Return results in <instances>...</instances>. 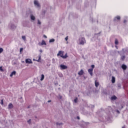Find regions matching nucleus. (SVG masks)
<instances>
[{"label":"nucleus","instance_id":"nucleus-1","mask_svg":"<svg viewBox=\"0 0 128 128\" xmlns=\"http://www.w3.org/2000/svg\"><path fill=\"white\" fill-rule=\"evenodd\" d=\"M64 52L62 50H60L57 54V56H60V58H68V53H66L64 56Z\"/></svg>","mask_w":128,"mask_h":128},{"label":"nucleus","instance_id":"nucleus-2","mask_svg":"<svg viewBox=\"0 0 128 128\" xmlns=\"http://www.w3.org/2000/svg\"><path fill=\"white\" fill-rule=\"evenodd\" d=\"M79 42H80V44H82V46H84V44H86V39L82 37L81 38H80Z\"/></svg>","mask_w":128,"mask_h":128},{"label":"nucleus","instance_id":"nucleus-3","mask_svg":"<svg viewBox=\"0 0 128 128\" xmlns=\"http://www.w3.org/2000/svg\"><path fill=\"white\" fill-rule=\"evenodd\" d=\"M60 70H66L68 68V66L66 65L61 64L60 65Z\"/></svg>","mask_w":128,"mask_h":128},{"label":"nucleus","instance_id":"nucleus-4","mask_svg":"<svg viewBox=\"0 0 128 128\" xmlns=\"http://www.w3.org/2000/svg\"><path fill=\"white\" fill-rule=\"evenodd\" d=\"M26 64H32V60L28 58L26 60Z\"/></svg>","mask_w":128,"mask_h":128},{"label":"nucleus","instance_id":"nucleus-5","mask_svg":"<svg viewBox=\"0 0 128 128\" xmlns=\"http://www.w3.org/2000/svg\"><path fill=\"white\" fill-rule=\"evenodd\" d=\"M39 46H46V43L44 40H42L41 43L38 44Z\"/></svg>","mask_w":128,"mask_h":128},{"label":"nucleus","instance_id":"nucleus-6","mask_svg":"<svg viewBox=\"0 0 128 128\" xmlns=\"http://www.w3.org/2000/svg\"><path fill=\"white\" fill-rule=\"evenodd\" d=\"M34 4H35V6H38V8H40V5L38 2V1H36V0H34Z\"/></svg>","mask_w":128,"mask_h":128},{"label":"nucleus","instance_id":"nucleus-7","mask_svg":"<svg viewBox=\"0 0 128 128\" xmlns=\"http://www.w3.org/2000/svg\"><path fill=\"white\" fill-rule=\"evenodd\" d=\"M93 70H92V68H90V69L88 70V74H90L91 76H92V72H93Z\"/></svg>","mask_w":128,"mask_h":128},{"label":"nucleus","instance_id":"nucleus-8","mask_svg":"<svg viewBox=\"0 0 128 128\" xmlns=\"http://www.w3.org/2000/svg\"><path fill=\"white\" fill-rule=\"evenodd\" d=\"M120 20V16H116L114 18V22H116V20Z\"/></svg>","mask_w":128,"mask_h":128},{"label":"nucleus","instance_id":"nucleus-9","mask_svg":"<svg viewBox=\"0 0 128 128\" xmlns=\"http://www.w3.org/2000/svg\"><path fill=\"white\" fill-rule=\"evenodd\" d=\"M12 108H14V105H12V104L10 103L8 105V108L10 110Z\"/></svg>","mask_w":128,"mask_h":128},{"label":"nucleus","instance_id":"nucleus-10","mask_svg":"<svg viewBox=\"0 0 128 128\" xmlns=\"http://www.w3.org/2000/svg\"><path fill=\"white\" fill-rule=\"evenodd\" d=\"M84 70H81L78 72V74L79 76H82V74H84Z\"/></svg>","mask_w":128,"mask_h":128},{"label":"nucleus","instance_id":"nucleus-11","mask_svg":"<svg viewBox=\"0 0 128 128\" xmlns=\"http://www.w3.org/2000/svg\"><path fill=\"white\" fill-rule=\"evenodd\" d=\"M112 84H114L116 82V78L114 76H112Z\"/></svg>","mask_w":128,"mask_h":128},{"label":"nucleus","instance_id":"nucleus-12","mask_svg":"<svg viewBox=\"0 0 128 128\" xmlns=\"http://www.w3.org/2000/svg\"><path fill=\"white\" fill-rule=\"evenodd\" d=\"M16 74V71L12 72L10 74V76H12Z\"/></svg>","mask_w":128,"mask_h":128},{"label":"nucleus","instance_id":"nucleus-13","mask_svg":"<svg viewBox=\"0 0 128 128\" xmlns=\"http://www.w3.org/2000/svg\"><path fill=\"white\" fill-rule=\"evenodd\" d=\"M98 86H100V84L98 83V82H96V80L95 86H96V88H98Z\"/></svg>","mask_w":128,"mask_h":128},{"label":"nucleus","instance_id":"nucleus-14","mask_svg":"<svg viewBox=\"0 0 128 128\" xmlns=\"http://www.w3.org/2000/svg\"><path fill=\"white\" fill-rule=\"evenodd\" d=\"M122 70H126V66L124 64L122 65Z\"/></svg>","mask_w":128,"mask_h":128},{"label":"nucleus","instance_id":"nucleus-15","mask_svg":"<svg viewBox=\"0 0 128 128\" xmlns=\"http://www.w3.org/2000/svg\"><path fill=\"white\" fill-rule=\"evenodd\" d=\"M43 80H44V74H42L41 76V78L40 79V80L42 81Z\"/></svg>","mask_w":128,"mask_h":128},{"label":"nucleus","instance_id":"nucleus-16","mask_svg":"<svg viewBox=\"0 0 128 128\" xmlns=\"http://www.w3.org/2000/svg\"><path fill=\"white\" fill-rule=\"evenodd\" d=\"M30 19L32 20H36V17H34V16H30Z\"/></svg>","mask_w":128,"mask_h":128},{"label":"nucleus","instance_id":"nucleus-17","mask_svg":"<svg viewBox=\"0 0 128 128\" xmlns=\"http://www.w3.org/2000/svg\"><path fill=\"white\" fill-rule=\"evenodd\" d=\"M114 43H115V44H116V46L118 44V39H116Z\"/></svg>","mask_w":128,"mask_h":128},{"label":"nucleus","instance_id":"nucleus-18","mask_svg":"<svg viewBox=\"0 0 128 128\" xmlns=\"http://www.w3.org/2000/svg\"><path fill=\"white\" fill-rule=\"evenodd\" d=\"M124 58H126V56H123L121 57V60H124Z\"/></svg>","mask_w":128,"mask_h":128},{"label":"nucleus","instance_id":"nucleus-19","mask_svg":"<svg viewBox=\"0 0 128 128\" xmlns=\"http://www.w3.org/2000/svg\"><path fill=\"white\" fill-rule=\"evenodd\" d=\"M112 100H116V96H114L112 97Z\"/></svg>","mask_w":128,"mask_h":128},{"label":"nucleus","instance_id":"nucleus-20","mask_svg":"<svg viewBox=\"0 0 128 128\" xmlns=\"http://www.w3.org/2000/svg\"><path fill=\"white\" fill-rule=\"evenodd\" d=\"M49 42H54V39H50Z\"/></svg>","mask_w":128,"mask_h":128},{"label":"nucleus","instance_id":"nucleus-21","mask_svg":"<svg viewBox=\"0 0 128 128\" xmlns=\"http://www.w3.org/2000/svg\"><path fill=\"white\" fill-rule=\"evenodd\" d=\"M4 52V49L2 48H0V54H2Z\"/></svg>","mask_w":128,"mask_h":128},{"label":"nucleus","instance_id":"nucleus-22","mask_svg":"<svg viewBox=\"0 0 128 128\" xmlns=\"http://www.w3.org/2000/svg\"><path fill=\"white\" fill-rule=\"evenodd\" d=\"M74 102H76H76H78V98H76L74 100Z\"/></svg>","mask_w":128,"mask_h":128},{"label":"nucleus","instance_id":"nucleus-23","mask_svg":"<svg viewBox=\"0 0 128 128\" xmlns=\"http://www.w3.org/2000/svg\"><path fill=\"white\" fill-rule=\"evenodd\" d=\"M1 104L2 106H4V100L2 99L1 100Z\"/></svg>","mask_w":128,"mask_h":128},{"label":"nucleus","instance_id":"nucleus-24","mask_svg":"<svg viewBox=\"0 0 128 128\" xmlns=\"http://www.w3.org/2000/svg\"><path fill=\"white\" fill-rule=\"evenodd\" d=\"M22 38L23 40H26V36H22Z\"/></svg>","mask_w":128,"mask_h":128},{"label":"nucleus","instance_id":"nucleus-25","mask_svg":"<svg viewBox=\"0 0 128 128\" xmlns=\"http://www.w3.org/2000/svg\"><path fill=\"white\" fill-rule=\"evenodd\" d=\"M0 72H4V69H2V66L0 67Z\"/></svg>","mask_w":128,"mask_h":128},{"label":"nucleus","instance_id":"nucleus-26","mask_svg":"<svg viewBox=\"0 0 128 128\" xmlns=\"http://www.w3.org/2000/svg\"><path fill=\"white\" fill-rule=\"evenodd\" d=\"M91 68H92V70H94V64H92L91 66Z\"/></svg>","mask_w":128,"mask_h":128},{"label":"nucleus","instance_id":"nucleus-27","mask_svg":"<svg viewBox=\"0 0 128 128\" xmlns=\"http://www.w3.org/2000/svg\"><path fill=\"white\" fill-rule=\"evenodd\" d=\"M30 122H32V120H29L28 121V124H30Z\"/></svg>","mask_w":128,"mask_h":128},{"label":"nucleus","instance_id":"nucleus-28","mask_svg":"<svg viewBox=\"0 0 128 128\" xmlns=\"http://www.w3.org/2000/svg\"><path fill=\"white\" fill-rule=\"evenodd\" d=\"M24 50V48H20V52H22Z\"/></svg>","mask_w":128,"mask_h":128},{"label":"nucleus","instance_id":"nucleus-29","mask_svg":"<svg viewBox=\"0 0 128 128\" xmlns=\"http://www.w3.org/2000/svg\"><path fill=\"white\" fill-rule=\"evenodd\" d=\"M60 124H62V123H60V124H58V122H56V125L57 126H60Z\"/></svg>","mask_w":128,"mask_h":128},{"label":"nucleus","instance_id":"nucleus-30","mask_svg":"<svg viewBox=\"0 0 128 128\" xmlns=\"http://www.w3.org/2000/svg\"><path fill=\"white\" fill-rule=\"evenodd\" d=\"M68 40V36H67L65 38V40L66 41Z\"/></svg>","mask_w":128,"mask_h":128},{"label":"nucleus","instance_id":"nucleus-31","mask_svg":"<svg viewBox=\"0 0 128 128\" xmlns=\"http://www.w3.org/2000/svg\"><path fill=\"white\" fill-rule=\"evenodd\" d=\"M38 24H40V20H38Z\"/></svg>","mask_w":128,"mask_h":128},{"label":"nucleus","instance_id":"nucleus-32","mask_svg":"<svg viewBox=\"0 0 128 128\" xmlns=\"http://www.w3.org/2000/svg\"><path fill=\"white\" fill-rule=\"evenodd\" d=\"M44 38H46V35H44Z\"/></svg>","mask_w":128,"mask_h":128},{"label":"nucleus","instance_id":"nucleus-33","mask_svg":"<svg viewBox=\"0 0 128 128\" xmlns=\"http://www.w3.org/2000/svg\"><path fill=\"white\" fill-rule=\"evenodd\" d=\"M124 24H126V20H124Z\"/></svg>","mask_w":128,"mask_h":128},{"label":"nucleus","instance_id":"nucleus-34","mask_svg":"<svg viewBox=\"0 0 128 128\" xmlns=\"http://www.w3.org/2000/svg\"><path fill=\"white\" fill-rule=\"evenodd\" d=\"M77 118L78 120H80V116H78L77 118Z\"/></svg>","mask_w":128,"mask_h":128},{"label":"nucleus","instance_id":"nucleus-35","mask_svg":"<svg viewBox=\"0 0 128 128\" xmlns=\"http://www.w3.org/2000/svg\"><path fill=\"white\" fill-rule=\"evenodd\" d=\"M115 47L116 48V50H118V48L116 46H115Z\"/></svg>","mask_w":128,"mask_h":128},{"label":"nucleus","instance_id":"nucleus-36","mask_svg":"<svg viewBox=\"0 0 128 128\" xmlns=\"http://www.w3.org/2000/svg\"><path fill=\"white\" fill-rule=\"evenodd\" d=\"M52 102L51 100H48V102Z\"/></svg>","mask_w":128,"mask_h":128},{"label":"nucleus","instance_id":"nucleus-37","mask_svg":"<svg viewBox=\"0 0 128 128\" xmlns=\"http://www.w3.org/2000/svg\"><path fill=\"white\" fill-rule=\"evenodd\" d=\"M40 56L39 57V60H40Z\"/></svg>","mask_w":128,"mask_h":128},{"label":"nucleus","instance_id":"nucleus-38","mask_svg":"<svg viewBox=\"0 0 128 128\" xmlns=\"http://www.w3.org/2000/svg\"><path fill=\"white\" fill-rule=\"evenodd\" d=\"M28 108H30V106H28Z\"/></svg>","mask_w":128,"mask_h":128},{"label":"nucleus","instance_id":"nucleus-39","mask_svg":"<svg viewBox=\"0 0 128 128\" xmlns=\"http://www.w3.org/2000/svg\"><path fill=\"white\" fill-rule=\"evenodd\" d=\"M122 128H124V127H122Z\"/></svg>","mask_w":128,"mask_h":128}]
</instances>
